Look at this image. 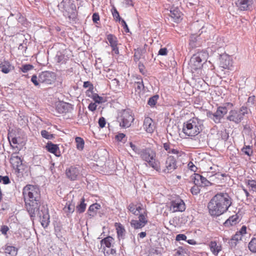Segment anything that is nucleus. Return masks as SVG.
I'll use <instances>...</instances> for the list:
<instances>
[{"label":"nucleus","mask_w":256,"mask_h":256,"mask_svg":"<svg viewBox=\"0 0 256 256\" xmlns=\"http://www.w3.org/2000/svg\"><path fill=\"white\" fill-rule=\"evenodd\" d=\"M239 116L238 110H232L230 111L226 119L236 124H238L240 122V118Z\"/></svg>","instance_id":"obj_18"},{"label":"nucleus","mask_w":256,"mask_h":256,"mask_svg":"<svg viewBox=\"0 0 256 256\" xmlns=\"http://www.w3.org/2000/svg\"><path fill=\"white\" fill-rule=\"evenodd\" d=\"M144 128L149 133H152L154 132V124L153 120L149 118H146L144 121Z\"/></svg>","instance_id":"obj_19"},{"label":"nucleus","mask_w":256,"mask_h":256,"mask_svg":"<svg viewBox=\"0 0 256 256\" xmlns=\"http://www.w3.org/2000/svg\"><path fill=\"white\" fill-rule=\"evenodd\" d=\"M174 256H189V252L186 248L180 246L174 250Z\"/></svg>","instance_id":"obj_31"},{"label":"nucleus","mask_w":256,"mask_h":256,"mask_svg":"<svg viewBox=\"0 0 256 256\" xmlns=\"http://www.w3.org/2000/svg\"><path fill=\"white\" fill-rule=\"evenodd\" d=\"M56 79V74L54 72L50 71L42 72L38 76V81L40 83L50 84L54 82Z\"/></svg>","instance_id":"obj_11"},{"label":"nucleus","mask_w":256,"mask_h":256,"mask_svg":"<svg viewBox=\"0 0 256 256\" xmlns=\"http://www.w3.org/2000/svg\"><path fill=\"white\" fill-rule=\"evenodd\" d=\"M107 40L108 41L110 46L118 45V40L116 36L112 34H109L107 36Z\"/></svg>","instance_id":"obj_40"},{"label":"nucleus","mask_w":256,"mask_h":256,"mask_svg":"<svg viewBox=\"0 0 256 256\" xmlns=\"http://www.w3.org/2000/svg\"><path fill=\"white\" fill-rule=\"evenodd\" d=\"M228 110L226 106H220L217 108L216 111L213 113L208 111L207 112L208 118L212 120L216 124L220 122L222 118L228 112Z\"/></svg>","instance_id":"obj_9"},{"label":"nucleus","mask_w":256,"mask_h":256,"mask_svg":"<svg viewBox=\"0 0 256 256\" xmlns=\"http://www.w3.org/2000/svg\"><path fill=\"white\" fill-rule=\"evenodd\" d=\"M65 173L66 178L72 181L77 180L81 176L80 168L75 166L67 168Z\"/></svg>","instance_id":"obj_13"},{"label":"nucleus","mask_w":256,"mask_h":256,"mask_svg":"<svg viewBox=\"0 0 256 256\" xmlns=\"http://www.w3.org/2000/svg\"><path fill=\"white\" fill-rule=\"evenodd\" d=\"M146 166L160 172L168 173L176 168V164L174 161H147Z\"/></svg>","instance_id":"obj_5"},{"label":"nucleus","mask_w":256,"mask_h":256,"mask_svg":"<svg viewBox=\"0 0 256 256\" xmlns=\"http://www.w3.org/2000/svg\"><path fill=\"white\" fill-rule=\"evenodd\" d=\"M86 204L85 203V199L84 198H82L81 199L80 203V204L76 206V210L78 212V213H82L84 212L86 208Z\"/></svg>","instance_id":"obj_37"},{"label":"nucleus","mask_w":256,"mask_h":256,"mask_svg":"<svg viewBox=\"0 0 256 256\" xmlns=\"http://www.w3.org/2000/svg\"><path fill=\"white\" fill-rule=\"evenodd\" d=\"M232 204V199L228 194L218 192L208 203V208L212 216H219L226 212Z\"/></svg>","instance_id":"obj_1"},{"label":"nucleus","mask_w":256,"mask_h":256,"mask_svg":"<svg viewBox=\"0 0 256 256\" xmlns=\"http://www.w3.org/2000/svg\"><path fill=\"white\" fill-rule=\"evenodd\" d=\"M130 148L132 149V150L136 152L138 154H140L141 149L137 147L135 144H133L132 142L130 143Z\"/></svg>","instance_id":"obj_55"},{"label":"nucleus","mask_w":256,"mask_h":256,"mask_svg":"<svg viewBox=\"0 0 256 256\" xmlns=\"http://www.w3.org/2000/svg\"><path fill=\"white\" fill-rule=\"evenodd\" d=\"M239 216L237 214L230 216L224 222L225 226L229 227L230 226L236 225L238 222Z\"/></svg>","instance_id":"obj_27"},{"label":"nucleus","mask_w":256,"mask_h":256,"mask_svg":"<svg viewBox=\"0 0 256 256\" xmlns=\"http://www.w3.org/2000/svg\"><path fill=\"white\" fill-rule=\"evenodd\" d=\"M229 138L228 134L226 130L221 131L220 133V138L224 141H226Z\"/></svg>","instance_id":"obj_49"},{"label":"nucleus","mask_w":256,"mask_h":256,"mask_svg":"<svg viewBox=\"0 0 256 256\" xmlns=\"http://www.w3.org/2000/svg\"><path fill=\"white\" fill-rule=\"evenodd\" d=\"M138 220H132L130 222L131 226L134 229H140L144 227L148 222V212L144 210L143 212L138 216Z\"/></svg>","instance_id":"obj_10"},{"label":"nucleus","mask_w":256,"mask_h":256,"mask_svg":"<svg viewBox=\"0 0 256 256\" xmlns=\"http://www.w3.org/2000/svg\"><path fill=\"white\" fill-rule=\"evenodd\" d=\"M245 183L251 188L252 190L256 192V180H246Z\"/></svg>","instance_id":"obj_44"},{"label":"nucleus","mask_w":256,"mask_h":256,"mask_svg":"<svg viewBox=\"0 0 256 256\" xmlns=\"http://www.w3.org/2000/svg\"><path fill=\"white\" fill-rule=\"evenodd\" d=\"M106 120H105V118L103 117H101L99 118L98 120V124H99V126L101 128H102L104 127L105 125H106Z\"/></svg>","instance_id":"obj_59"},{"label":"nucleus","mask_w":256,"mask_h":256,"mask_svg":"<svg viewBox=\"0 0 256 256\" xmlns=\"http://www.w3.org/2000/svg\"><path fill=\"white\" fill-rule=\"evenodd\" d=\"M220 66L224 69H229L232 66V60L230 57L228 55L221 56Z\"/></svg>","instance_id":"obj_16"},{"label":"nucleus","mask_w":256,"mask_h":256,"mask_svg":"<svg viewBox=\"0 0 256 256\" xmlns=\"http://www.w3.org/2000/svg\"><path fill=\"white\" fill-rule=\"evenodd\" d=\"M114 238L110 236H107L100 240V249L112 246Z\"/></svg>","instance_id":"obj_24"},{"label":"nucleus","mask_w":256,"mask_h":256,"mask_svg":"<svg viewBox=\"0 0 256 256\" xmlns=\"http://www.w3.org/2000/svg\"><path fill=\"white\" fill-rule=\"evenodd\" d=\"M209 246L210 251L214 256H217L222 249V246L220 244H218L216 241L211 242Z\"/></svg>","instance_id":"obj_25"},{"label":"nucleus","mask_w":256,"mask_h":256,"mask_svg":"<svg viewBox=\"0 0 256 256\" xmlns=\"http://www.w3.org/2000/svg\"><path fill=\"white\" fill-rule=\"evenodd\" d=\"M74 204H72V202L68 201L66 203V204L63 210L68 216L72 214L74 212Z\"/></svg>","instance_id":"obj_33"},{"label":"nucleus","mask_w":256,"mask_h":256,"mask_svg":"<svg viewBox=\"0 0 256 256\" xmlns=\"http://www.w3.org/2000/svg\"><path fill=\"white\" fill-rule=\"evenodd\" d=\"M191 178L194 184V186L191 188L190 192L192 194L196 195L200 192V189L199 188V186L203 182L205 178L201 175L195 173L192 176Z\"/></svg>","instance_id":"obj_12"},{"label":"nucleus","mask_w":256,"mask_h":256,"mask_svg":"<svg viewBox=\"0 0 256 256\" xmlns=\"http://www.w3.org/2000/svg\"><path fill=\"white\" fill-rule=\"evenodd\" d=\"M169 15L174 22H178L182 20V14L178 8H172Z\"/></svg>","instance_id":"obj_21"},{"label":"nucleus","mask_w":256,"mask_h":256,"mask_svg":"<svg viewBox=\"0 0 256 256\" xmlns=\"http://www.w3.org/2000/svg\"><path fill=\"white\" fill-rule=\"evenodd\" d=\"M31 81L33 82V84L36 86H38L39 85V84L40 83L38 81V78L36 76L33 75L31 78Z\"/></svg>","instance_id":"obj_58"},{"label":"nucleus","mask_w":256,"mask_h":256,"mask_svg":"<svg viewBox=\"0 0 256 256\" xmlns=\"http://www.w3.org/2000/svg\"><path fill=\"white\" fill-rule=\"evenodd\" d=\"M169 205V210L172 212H182L186 210L185 203L179 196L173 198L170 200Z\"/></svg>","instance_id":"obj_8"},{"label":"nucleus","mask_w":256,"mask_h":256,"mask_svg":"<svg viewBox=\"0 0 256 256\" xmlns=\"http://www.w3.org/2000/svg\"><path fill=\"white\" fill-rule=\"evenodd\" d=\"M59 10L62 12L64 16L70 20H74L76 18V6L73 0H62L58 4Z\"/></svg>","instance_id":"obj_4"},{"label":"nucleus","mask_w":256,"mask_h":256,"mask_svg":"<svg viewBox=\"0 0 256 256\" xmlns=\"http://www.w3.org/2000/svg\"><path fill=\"white\" fill-rule=\"evenodd\" d=\"M159 98V96L158 94L154 95V96L150 97L149 98L148 104L151 107L154 106L156 103L157 102V101Z\"/></svg>","instance_id":"obj_42"},{"label":"nucleus","mask_w":256,"mask_h":256,"mask_svg":"<svg viewBox=\"0 0 256 256\" xmlns=\"http://www.w3.org/2000/svg\"><path fill=\"white\" fill-rule=\"evenodd\" d=\"M188 169L190 170L191 171L194 172H196L198 168L192 161H190L188 164Z\"/></svg>","instance_id":"obj_52"},{"label":"nucleus","mask_w":256,"mask_h":256,"mask_svg":"<svg viewBox=\"0 0 256 256\" xmlns=\"http://www.w3.org/2000/svg\"><path fill=\"white\" fill-rule=\"evenodd\" d=\"M242 234H240L238 232L232 238V240L238 241L241 240L242 238Z\"/></svg>","instance_id":"obj_63"},{"label":"nucleus","mask_w":256,"mask_h":256,"mask_svg":"<svg viewBox=\"0 0 256 256\" xmlns=\"http://www.w3.org/2000/svg\"><path fill=\"white\" fill-rule=\"evenodd\" d=\"M96 103L101 104L104 102L103 98L97 94H94L92 98Z\"/></svg>","instance_id":"obj_50"},{"label":"nucleus","mask_w":256,"mask_h":256,"mask_svg":"<svg viewBox=\"0 0 256 256\" xmlns=\"http://www.w3.org/2000/svg\"><path fill=\"white\" fill-rule=\"evenodd\" d=\"M40 134L42 138L47 140H51L54 138L53 134H49V132L46 130H42Z\"/></svg>","instance_id":"obj_45"},{"label":"nucleus","mask_w":256,"mask_h":256,"mask_svg":"<svg viewBox=\"0 0 256 256\" xmlns=\"http://www.w3.org/2000/svg\"><path fill=\"white\" fill-rule=\"evenodd\" d=\"M128 209L132 214L138 216L142 210H145L142 208V204L141 203H130L128 206Z\"/></svg>","instance_id":"obj_17"},{"label":"nucleus","mask_w":256,"mask_h":256,"mask_svg":"<svg viewBox=\"0 0 256 256\" xmlns=\"http://www.w3.org/2000/svg\"><path fill=\"white\" fill-rule=\"evenodd\" d=\"M208 54L204 52H198L193 55L190 60L189 65L192 70L200 69L203 63L206 60Z\"/></svg>","instance_id":"obj_7"},{"label":"nucleus","mask_w":256,"mask_h":256,"mask_svg":"<svg viewBox=\"0 0 256 256\" xmlns=\"http://www.w3.org/2000/svg\"><path fill=\"white\" fill-rule=\"evenodd\" d=\"M56 59L58 62H64V56L61 53H60V54H58L56 56Z\"/></svg>","instance_id":"obj_53"},{"label":"nucleus","mask_w":256,"mask_h":256,"mask_svg":"<svg viewBox=\"0 0 256 256\" xmlns=\"http://www.w3.org/2000/svg\"><path fill=\"white\" fill-rule=\"evenodd\" d=\"M172 147H173V146L170 143L166 142L164 144V148L168 153L174 154V156H170V157H172V160H176V159L178 158V152Z\"/></svg>","instance_id":"obj_22"},{"label":"nucleus","mask_w":256,"mask_h":256,"mask_svg":"<svg viewBox=\"0 0 256 256\" xmlns=\"http://www.w3.org/2000/svg\"><path fill=\"white\" fill-rule=\"evenodd\" d=\"M48 150L51 153L54 154L56 156H59V148L56 144H53L51 142H48L46 146Z\"/></svg>","instance_id":"obj_28"},{"label":"nucleus","mask_w":256,"mask_h":256,"mask_svg":"<svg viewBox=\"0 0 256 256\" xmlns=\"http://www.w3.org/2000/svg\"><path fill=\"white\" fill-rule=\"evenodd\" d=\"M145 50L141 48H138L135 50L134 59L135 60H138L142 56V54L145 52Z\"/></svg>","instance_id":"obj_41"},{"label":"nucleus","mask_w":256,"mask_h":256,"mask_svg":"<svg viewBox=\"0 0 256 256\" xmlns=\"http://www.w3.org/2000/svg\"><path fill=\"white\" fill-rule=\"evenodd\" d=\"M76 148L78 150H82L84 147V140L80 137L76 138Z\"/></svg>","instance_id":"obj_43"},{"label":"nucleus","mask_w":256,"mask_h":256,"mask_svg":"<svg viewBox=\"0 0 256 256\" xmlns=\"http://www.w3.org/2000/svg\"><path fill=\"white\" fill-rule=\"evenodd\" d=\"M14 69V67L7 60H4L0 64V70L4 74H8Z\"/></svg>","instance_id":"obj_23"},{"label":"nucleus","mask_w":256,"mask_h":256,"mask_svg":"<svg viewBox=\"0 0 256 256\" xmlns=\"http://www.w3.org/2000/svg\"><path fill=\"white\" fill-rule=\"evenodd\" d=\"M176 241L186 240V236L184 234H178L176 236Z\"/></svg>","instance_id":"obj_56"},{"label":"nucleus","mask_w":256,"mask_h":256,"mask_svg":"<svg viewBox=\"0 0 256 256\" xmlns=\"http://www.w3.org/2000/svg\"><path fill=\"white\" fill-rule=\"evenodd\" d=\"M248 248L252 252H256V234L254 236L248 244Z\"/></svg>","instance_id":"obj_38"},{"label":"nucleus","mask_w":256,"mask_h":256,"mask_svg":"<svg viewBox=\"0 0 256 256\" xmlns=\"http://www.w3.org/2000/svg\"><path fill=\"white\" fill-rule=\"evenodd\" d=\"M34 66L30 64H26L22 66L20 68L23 72H26L28 71L32 70Z\"/></svg>","instance_id":"obj_47"},{"label":"nucleus","mask_w":256,"mask_h":256,"mask_svg":"<svg viewBox=\"0 0 256 256\" xmlns=\"http://www.w3.org/2000/svg\"><path fill=\"white\" fill-rule=\"evenodd\" d=\"M253 0H237L236 4L240 10H247L252 4Z\"/></svg>","instance_id":"obj_20"},{"label":"nucleus","mask_w":256,"mask_h":256,"mask_svg":"<svg viewBox=\"0 0 256 256\" xmlns=\"http://www.w3.org/2000/svg\"><path fill=\"white\" fill-rule=\"evenodd\" d=\"M247 104L248 105L255 106L256 104V98L254 96H250L248 98Z\"/></svg>","instance_id":"obj_51"},{"label":"nucleus","mask_w":256,"mask_h":256,"mask_svg":"<svg viewBox=\"0 0 256 256\" xmlns=\"http://www.w3.org/2000/svg\"><path fill=\"white\" fill-rule=\"evenodd\" d=\"M102 252L104 256H116V250L112 247L108 248H103Z\"/></svg>","instance_id":"obj_35"},{"label":"nucleus","mask_w":256,"mask_h":256,"mask_svg":"<svg viewBox=\"0 0 256 256\" xmlns=\"http://www.w3.org/2000/svg\"><path fill=\"white\" fill-rule=\"evenodd\" d=\"M56 110L58 114L66 113L73 110V106L69 103L60 102L56 104Z\"/></svg>","instance_id":"obj_14"},{"label":"nucleus","mask_w":256,"mask_h":256,"mask_svg":"<svg viewBox=\"0 0 256 256\" xmlns=\"http://www.w3.org/2000/svg\"><path fill=\"white\" fill-rule=\"evenodd\" d=\"M22 194L26 210L30 217L34 218L39 210L40 189L36 186L28 184L23 188Z\"/></svg>","instance_id":"obj_2"},{"label":"nucleus","mask_w":256,"mask_h":256,"mask_svg":"<svg viewBox=\"0 0 256 256\" xmlns=\"http://www.w3.org/2000/svg\"><path fill=\"white\" fill-rule=\"evenodd\" d=\"M83 86L84 88H88V90L94 88L93 84L89 81L84 82Z\"/></svg>","instance_id":"obj_57"},{"label":"nucleus","mask_w":256,"mask_h":256,"mask_svg":"<svg viewBox=\"0 0 256 256\" xmlns=\"http://www.w3.org/2000/svg\"><path fill=\"white\" fill-rule=\"evenodd\" d=\"M41 224L42 226L46 228L50 223V216L48 214H44L42 218H40Z\"/></svg>","instance_id":"obj_39"},{"label":"nucleus","mask_w":256,"mask_h":256,"mask_svg":"<svg viewBox=\"0 0 256 256\" xmlns=\"http://www.w3.org/2000/svg\"><path fill=\"white\" fill-rule=\"evenodd\" d=\"M134 120V116L132 112L129 110H124L120 112L117 117V121L120 126L123 128H129Z\"/></svg>","instance_id":"obj_6"},{"label":"nucleus","mask_w":256,"mask_h":256,"mask_svg":"<svg viewBox=\"0 0 256 256\" xmlns=\"http://www.w3.org/2000/svg\"><path fill=\"white\" fill-rule=\"evenodd\" d=\"M112 12L113 17L116 21L120 22L122 20L120 16L119 13L115 7H113Z\"/></svg>","instance_id":"obj_46"},{"label":"nucleus","mask_w":256,"mask_h":256,"mask_svg":"<svg viewBox=\"0 0 256 256\" xmlns=\"http://www.w3.org/2000/svg\"><path fill=\"white\" fill-rule=\"evenodd\" d=\"M238 111V116H240L239 118H240L241 122L244 120V116L250 112V110L246 106H243Z\"/></svg>","instance_id":"obj_32"},{"label":"nucleus","mask_w":256,"mask_h":256,"mask_svg":"<svg viewBox=\"0 0 256 256\" xmlns=\"http://www.w3.org/2000/svg\"><path fill=\"white\" fill-rule=\"evenodd\" d=\"M94 89L88 90L86 92V96L92 98L95 93L93 92Z\"/></svg>","instance_id":"obj_61"},{"label":"nucleus","mask_w":256,"mask_h":256,"mask_svg":"<svg viewBox=\"0 0 256 256\" xmlns=\"http://www.w3.org/2000/svg\"><path fill=\"white\" fill-rule=\"evenodd\" d=\"M118 238H122L126 232L124 226L120 222H116L114 224Z\"/></svg>","instance_id":"obj_34"},{"label":"nucleus","mask_w":256,"mask_h":256,"mask_svg":"<svg viewBox=\"0 0 256 256\" xmlns=\"http://www.w3.org/2000/svg\"><path fill=\"white\" fill-rule=\"evenodd\" d=\"M12 164L14 166V168L18 172H22L26 168V164H22V161H14Z\"/></svg>","instance_id":"obj_29"},{"label":"nucleus","mask_w":256,"mask_h":256,"mask_svg":"<svg viewBox=\"0 0 256 256\" xmlns=\"http://www.w3.org/2000/svg\"><path fill=\"white\" fill-rule=\"evenodd\" d=\"M4 252L7 256H16L17 254L18 249L13 246H6Z\"/></svg>","instance_id":"obj_30"},{"label":"nucleus","mask_w":256,"mask_h":256,"mask_svg":"<svg viewBox=\"0 0 256 256\" xmlns=\"http://www.w3.org/2000/svg\"><path fill=\"white\" fill-rule=\"evenodd\" d=\"M9 230V228L7 226L3 225L1 226L0 231L2 234L4 236L7 234Z\"/></svg>","instance_id":"obj_54"},{"label":"nucleus","mask_w":256,"mask_h":256,"mask_svg":"<svg viewBox=\"0 0 256 256\" xmlns=\"http://www.w3.org/2000/svg\"><path fill=\"white\" fill-rule=\"evenodd\" d=\"M168 50L166 48H161L158 52V55L166 56L168 54Z\"/></svg>","instance_id":"obj_60"},{"label":"nucleus","mask_w":256,"mask_h":256,"mask_svg":"<svg viewBox=\"0 0 256 256\" xmlns=\"http://www.w3.org/2000/svg\"><path fill=\"white\" fill-rule=\"evenodd\" d=\"M242 150L244 154L248 156H250L252 153V150L250 146H246L244 147Z\"/></svg>","instance_id":"obj_48"},{"label":"nucleus","mask_w":256,"mask_h":256,"mask_svg":"<svg viewBox=\"0 0 256 256\" xmlns=\"http://www.w3.org/2000/svg\"><path fill=\"white\" fill-rule=\"evenodd\" d=\"M136 79L137 81L134 82V86L135 88L136 92L140 93L144 89V84L142 79L140 76H136Z\"/></svg>","instance_id":"obj_26"},{"label":"nucleus","mask_w":256,"mask_h":256,"mask_svg":"<svg viewBox=\"0 0 256 256\" xmlns=\"http://www.w3.org/2000/svg\"><path fill=\"white\" fill-rule=\"evenodd\" d=\"M0 180L1 182L2 181L3 184H8L10 182L9 178L8 176H1Z\"/></svg>","instance_id":"obj_64"},{"label":"nucleus","mask_w":256,"mask_h":256,"mask_svg":"<svg viewBox=\"0 0 256 256\" xmlns=\"http://www.w3.org/2000/svg\"><path fill=\"white\" fill-rule=\"evenodd\" d=\"M202 126L201 120L196 118H192L184 123L182 132L186 136H195L202 131Z\"/></svg>","instance_id":"obj_3"},{"label":"nucleus","mask_w":256,"mask_h":256,"mask_svg":"<svg viewBox=\"0 0 256 256\" xmlns=\"http://www.w3.org/2000/svg\"><path fill=\"white\" fill-rule=\"evenodd\" d=\"M96 107H97V106L96 104V102H94V103L91 102L90 104H89V105L88 106V108L92 112H94L96 110Z\"/></svg>","instance_id":"obj_62"},{"label":"nucleus","mask_w":256,"mask_h":256,"mask_svg":"<svg viewBox=\"0 0 256 256\" xmlns=\"http://www.w3.org/2000/svg\"><path fill=\"white\" fill-rule=\"evenodd\" d=\"M100 208V206L98 204H94L90 206L88 208L89 214L94 216L96 214V212Z\"/></svg>","instance_id":"obj_36"},{"label":"nucleus","mask_w":256,"mask_h":256,"mask_svg":"<svg viewBox=\"0 0 256 256\" xmlns=\"http://www.w3.org/2000/svg\"><path fill=\"white\" fill-rule=\"evenodd\" d=\"M140 154L144 160H153L156 157L155 152L150 148L142 150Z\"/></svg>","instance_id":"obj_15"}]
</instances>
